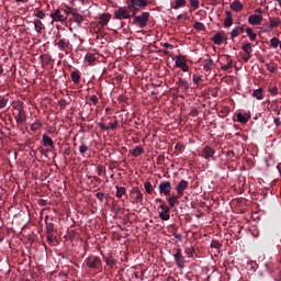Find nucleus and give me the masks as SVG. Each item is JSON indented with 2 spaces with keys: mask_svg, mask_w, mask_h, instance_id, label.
<instances>
[{
  "mask_svg": "<svg viewBox=\"0 0 281 281\" xmlns=\"http://www.w3.org/2000/svg\"><path fill=\"white\" fill-rule=\"evenodd\" d=\"M149 18L150 14L148 12H144L140 15L134 18V24H136L138 27H146Z\"/></svg>",
  "mask_w": 281,
  "mask_h": 281,
  "instance_id": "nucleus-1",
  "label": "nucleus"
},
{
  "mask_svg": "<svg viewBox=\"0 0 281 281\" xmlns=\"http://www.w3.org/2000/svg\"><path fill=\"white\" fill-rule=\"evenodd\" d=\"M50 19H53L54 22L65 23L67 21V12L56 10L50 14Z\"/></svg>",
  "mask_w": 281,
  "mask_h": 281,
  "instance_id": "nucleus-2",
  "label": "nucleus"
},
{
  "mask_svg": "<svg viewBox=\"0 0 281 281\" xmlns=\"http://www.w3.org/2000/svg\"><path fill=\"white\" fill-rule=\"evenodd\" d=\"M160 194H165V196H170V192H172V184L170 181H162L159 184Z\"/></svg>",
  "mask_w": 281,
  "mask_h": 281,
  "instance_id": "nucleus-3",
  "label": "nucleus"
},
{
  "mask_svg": "<svg viewBox=\"0 0 281 281\" xmlns=\"http://www.w3.org/2000/svg\"><path fill=\"white\" fill-rule=\"evenodd\" d=\"M114 16L115 19L122 20V19H131V16H135V13H133L131 15V13H128V11L124 8H119L115 12H114Z\"/></svg>",
  "mask_w": 281,
  "mask_h": 281,
  "instance_id": "nucleus-4",
  "label": "nucleus"
},
{
  "mask_svg": "<svg viewBox=\"0 0 281 281\" xmlns=\"http://www.w3.org/2000/svg\"><path fill=\"white\" fill-rule=\"evenodd\" d=\"M130 196H131L133 203H142V201L144 199V195L142 194V191H139V189H137V188H134L131 191V195Z\"/></svg>",
  "mask_w": 281,
  "mask_h": 281,
  "instance_id": "nucleus-5",
  "label": "nucleus"
},
{
  "mask_svg": "<svg viewBox=\"0 0 281 281\" xmlns=\"http://www.w3.org/2000/svg\"><path fill=\"white\" fill-rule=\"evenodd\" d=\"M176 67H178L179 69H181L182 71H188L190 69V67L188 66V64L186 63V58L178 56L176 58Z\"/></svg>",
  "mask_w": 281,
  "mask_h": 281,
  "instance_id": "nucleus-6",
  "label": "nucleus"
},
{
  "mask_svg": "<svg viewBox=\"0 0 281 281\" xmlns=\"http://www.w3.org/2000/svg\"><path fill=\"white\" fill-rule=\"evenodd\" d=\"M101 261L99 257H89L87 259V266L90 267V269H97V267H100Z\"/></svg>",
  "mask_w": 281,
  "mask_h": 281,
  "instance_id": "nucleus-7",
  "label": "nucleus"
},
{
  "mask_svg": "<svg viewBox=\"0 0 281 281\" xmlns=\"http://www.w3.org/2000/svg\"><path fill=\"white\" fill-rule=\"evenodd\" d=\"M177 194L180 196H183V192H186V190H188V181L186 180H181L178 184H177Z\"/></svg>",
  "mask_w": 281,
  "mask_h": 281,
  "instance_id": "nucleus-8",
  "label": "nucleus"
},
{
  "mask_svg": "<svg viewBox=\"0 0 281 281\" xmlns=\"http://www.w3.org/2000/svg\"><path fill=\"white\" fill-rule=\"evenodd\" d=\"M248 23H250V25H260L262 23V15L252 14L248 16Z\"/></svg>",
  "mask_w": 281,
  "mask_h": 281,
  "instance_id": "nucleus-9",
  "label": "nucleus"
},
{
  "mask_svg": "<svg viewBox=\"0 0 281 281\" xmlns=\"http://www.w3.org/2000/svg\"><path fill=\"white\" fill-rule=\"evenodd\" d=\"M226 19L224 20V25L225 27H232V25H234V18L232 14V11H226Z\"/></svg>",
  "mask_w": 281,
  "mask_h": 281,
  "instance_id": "nucleus-10",
  "label": "nucleus"
},
{
  "mask_svg": "<svg viewBox=\"0 0 281 281\" xmlns=\"http://www.w3.org/2000/svg\"><path fill=\"white\" fill-rule=\"evenodd\" d=\"M202 156L204 157V159H210V158L214 157V149H212L210 146H205L203 148Z\"/></svg>",
  "mask_w": 281,
  "mask_h": 281,
  "instance_id": "nucleus-11",
  "label": "nucleus"
},
{
  "mask_svg": "<svg viewBox=\"0 0 281 281\" xmlns=\"http://www.w3.org/2000/svg\"><path fill=\"white\" fill-rule=\"evenodd\" d=\"M33 23H34L35 32H37V34H41V32L45 30V24H43V22L40 19H35Z\"/></svg>",
  "mask_w": 281,
  "mask_h": 281,
  "instance_id": "nucleus-12",
  "label": "nucleus"
},
{
  "mask_svg": "<svg viewBox=\"0 0 281 281\" xmlns=\"http://www.w3.org/2000/svg\"><path fill=\"white\" fill-rule=\"evenodd\" d=\"M132 4H128V8H133V5H137V8H146L148 5V1L146 0H132Z\"/></svg>",
  "mask_w": 281,
  "mask_h": 281,
  "instance_id": "nucleus-13",
  "label": "nucleus"
},
{
  "mask_svg": "<svg viewBox=\"0 0 281 281\" xmlns=\"http://www.w3.org/2000/svg\"><path fill=\"white\" fill-rule=\"evenodd\" d=\"M243 8H244L243 2L238 0L233 1L231 4V10H233V12H240Z\"/></svg>",
  "mask_w": 281,
  "mask_h": 281,
  "instance_id": "nucleus-14",
  "label": "nucleus"
},
{
  "mask_svg": "<svg viewBox=\"0 0 281 281\" xmlns=\"http://www.w3.org/2000/svg\"><path fill=\"white\" fill-rule=\"evenodd\" d=\"M43 146L54 148V140L46 134L43 135Z\"/></svg>",
  "mask_w": 281,
  "mask_h": 281,
  "instance_id": "nucleus-15",
  "label": "nucleus"
},
{
  "mask_svg": "<svg viewBox=\"0 0 281 281\" xmlns=\"http://www.w3.org/2000/svg\"><path fill=\"white\" fill-rule=\"evenodd\" d=\"M175 260L179 267H183V255H181V249H178L175 254Z\"/></svg>",
  "mask_w": 281,
  "mask_h": 281,
  "instance_id": "nucleus-16",
  "label": "nucleus"
},
{
  "mask_svg": "<svg viewBox=\"0 0 281 281\" xmlns=\"http://www.w3.org/2000/svg\"><path fill=\"white\" fill-rule=\"evenodd\" d=\"M71 14H72V21H75V23H77L78 25H80L82 21H85V18H82L80 13L72 11Z\"/></svg>",
  "mask_w": 281,
  "mask_h": 281,
  "instance_id": "nucleus-17",
  "label": "nucleus"
},
{
  "mask_svg": "<svg viewBox=\"0 0 281 281\" xmlns=\"http://www.w3.org/2000/svg\"><path fill=\"white\" fill-rule=\"evenodd\" d=\"M236 117L237 122H240V124H247V122H249V115L247 114L237 113Z\"/></svg>",
  "mask_w": 281,
  "mask_h": 281,
  "instance_id": "nucleus-18",
  "label": "nucleus"
},
{
  "mask_svg": "<svg viewBox=\"0 0 281 281\" xmlns=\"http://www.w3.org/2000/svg\"><path fill=\"white\" fill-rule=\"evenodd\" d=\"M23 103L22 102H18L14 106H13V115L14 117L19 115L20 113H23Z\"/></svg>",
  "mask_w": 281,
  "mask_h": 281,
  "instance_id": "nucleus-19",
  "label": "nucleus"
},
{
  "mask_svg": "<svg viewBox=\"0 0 281 281\" xmlns=\"http://www.w3.org/2000/svg\"><path fill=\"white\" fill-rule=\"evenodd\" d=\"M179 199H181V195H171V196H169V198L167 199V201H168L170 207H175V204H176V203H179V202H178Z\"/></svg>",
  "mask_w": 281,
  "mask_h": 281,
  "instance_id": "nucleus-20",
  "label": "nucleus"
},
{
  "mask_svg": "<svg viewBox=\"0 0 281 281\" xmlns=\"http://www.w3.org/2000/svg\"><path fill=\"white\" fill-rule=\"evenodd\" d=\"M109 21H111V15L110 14H102L99 19V23L101 25H108Z\"/></svg>",
  "mask_w": 281,
  "mask_h": 281,
  "instance_id": "nucleus-21",
  "label": "nucleus"
},
{
  "mask_svg": "<svg viewBox=\"0 0 281 281\" xmlns=\"http://www.w3.org/2000/svg\"><path fill=\"white\" fill-rule=\"evenodd\" d=\"M15 121L18 124H23L25 122V111L19 112V114L15 116Z\"/></svg>",
  "mask_w": 281,
  "mask_h": 281,
  "instance_id": "nucleus-22",
  "label": "nucleus"
},
{
  "mask_svg": "<svg viewBox=\"0 0 281 281\" xmlns=\"http://www.w3.org/2000/svg\"><path fill=\"white\" fill-rule=\"evenodd\" d=\"M213 65H214V60L205 59V61H204V70L205 71H212Z\"/></svg>",
  "mask_w": 281,
  "mask_h": 281,
  "instance_id": "nucleus-23",
  "label": "nucleus"
},
{
  "mask_svg": "<svg viewBox=\"0 0 281 281\" xmlns=\"http://www.w3.org/2000/svg\"><path fill=\"white\" fill-rule=\"evenodd\" d=\"M179 87L180 89L188 91L190 89V83H188V81H186L184 79H179Z\"/></svg>",
  "mask_w": 281,
  "mask_h": 281,
  "instance_id": "nucleus-24",
  "label": "nucleus"
},
{
  "mask_svg": "<svg viewBox=\"0 0 281 281\" xmlns=\"http://www.w3.org/2000/svg\"><path fill=\"white\" fill-rule=\"evenodd\" d=\"M170 211H161L159 213V217L161 218V221H170Z\"/></svg>",
  "mask_w": 281,
  "mask_h": 281,
  "instance_id": "nucleus-25",
  "label": "nucleus"
},
{
  "mask_svg": "<svg viewBox=\"0 0 281 281\" xmlns=\"http://www.w3.org/2000/svg\"><path fill=\"white\" fill-rule=\"evenodd\" d=\"M123 194H126V188L116 187V196H117V199H122Z\"/></svg>",
  "mask_w": 281,
  "mask_h": 281,
  "instance_id": "nucleus-26",
  "label": "nucleus"
},
{
  "mask_svg": "<svg viewBox=\"0 0 281 281\" xmlns=\"http://www.w3.org/2000/svg\"><path fill=\"white\" fill-rule=\"evenodd\" d=\"M241 49L246 54H251V52H254V49L249 43L243 44Z\"/></svg>",
  "mask_w": 281,
  "mask_h": 281,
  "instance_id": "nucleus-27",
  "label": "nucleus"
},
{
  "mask_svg": "<svg viewBox=\"0 0 281 281\" xmlns=\"http://www.w3.org/2000/svg\"><path fill=\"white\" fill-rule=\"evenodd\" d=\"M281 21L280 18H274L271 19L270 18V29L272 30V27H278V25H280Z\"/></svg>",
  "mask_w": 281,
  "mask_h": 281,
  "instance_id": "nucleus-28",
  "label": "nucleus"
},
{
  "mask_svg": "<svg viewBox=\"0 0 281 281\" xmlns=\"http://www.w3.org/2000/svg\"><path fill=\"white\" fill-rule=\"evenodd\" d=\"M234 67V61L229 60L226 65L221 66L222 71H229Z\"/></svg>",
  "mask_w": 281,
  "mask_h": 281,
  "instance_id": "nucleus-29",
  "label": "nucleus"
},
{
  "mask_svg": "<svg viewBox=\"0 0 281 281\" xmlns=\"http://www.w3.org/2000/svg\"><path fill=\"white\" fill-rule=\"evenodd\" d=\"M187 1L186 0H176V4L173 5V10H179V8H184Z\"/></svg>",
  "mask_w": 281,
  "mask_h": 281,
  "instance_id": "nucleus-30",
  "label": "nucleus"
},
{
  "mask_svg": "<svg viewBox=\"0 0 281 281\" xmlns=\"http://www.w3.org/2000/svg\"><path fill=\"white\" fill-rule=\"evenodd\" d=\"M213 43H215V45H223V36H221V34L214 35Z\"/></svg>",
  "mask_w": 281,
  "mask_h": 281,
  "instance_id": "nucleus-31",
  "label": "nucleus"
},
{
  "mask_svg": "<svg viewBox=\"0 0 281 281\" xmlns=\"http://www.w3.org/2000/svg\"><path fill=\"white\" fill-rule=\"evenodd\" d=\"M57 47H59L60 49H67V47H69V42H65V40H60L57 43Z\"/></svg>",
  "mask_w": 281,
  "mask_h": 281,
  "instance_id": "nucleus-32",
  "label": "nucleus"
},
{
  "mask_svg": "<svg viewBox=\"0 0 281 281\" xmlns=\"http://www.w3.org/2000/svg\"><path fill=\"white\" fill-rule=\"evenodd\" d=\"M86 61L89 63V65H93V63H95V55L87 54L86 55Z\"/></svg>",
  "mask_w": 281,
  "mask_h": 281,
  "instance_id": "nucleus-33",
  "label": "nucleus"
},
{
  "mask_svg": "<svg viewBox=\"0 0 281 281\" xmlns=\"http://www.w3.org/2000/svg\"><path fill=\"white\" fill-rule=\"evenodd\" d=\"M142 153H144V149L142 147H136L135 149H133L132 155L133 157H139Z\"/></svg>",
  "mask_w": 281,
  "mask_h": 281,
  "instance_id": "nucleus-34",
  "label": "nucleus"
},
{
  "mask_svg": "<svg viewBox=\"0 0 281 281\" xmlns=\"http://www.w3.org/2000/svg\"><path fill=\"white\" fill-rule=\"evenodd\" d=\"M254 98H257V100H262V89H257L252 93Z\"/></svg>",
  "mask_w": 281,
  "mask_h": 281,
  "instance_id": "nucleus-35",
  "label": "nucleus"
},
{
  "mask_svg": "<svg viewBox=\"0 0 281 281\" xmlns=\"http://www.w3.org/2000/svg\"><path fill=\"white\" fill-rule=\"evenodd\" d=\"M246 34L249 36L250 41H254L256 38V33L251 30V27L246 29Z\"/></svg>",
  "mask_w": 281,
  "mask_h": 281,
  "instance_id": "nucleus-36",
  "label": "nucleus"
},
{
  "mask_svg": "<svg viewBox=\"0 0 281 281\" xmlns=\"http://www.w3.org/2000/svg\"><path fill=\"white\" fill-rule=\"evenodd\" d=\"M42 124L40 121H35L33 124H31V131L36 132L38 128H41Z\"/></svg>",
  "mask_w": 281,
  "mask_h": 281,
  "instance_id": "nucleus-37",
  "label": "nucleus"
},
{
  "mask_svg": "<svg viewBox=\"0 0 281 281\" xmlns=\"http://www.w3.org/2000/svg\"><path fill=\"white\" fill-rule=\"evenodd\" d=\"M71 80L72 82H80V74L76 71L71 72Z\"/></svg>",
  "mask_w": 281,
  "mask_h": 281,
  "instance_id": "nucleus-38",
  "label": "nucleus"
},
{
  "mask_svg": "<svg viewBox=\"0 0 281 281\" xmlns=\"http://www.w3.org/2000/svg\"><path fill=\"white\" fill-rule=\"evenodd\" d=\"M194 30H198L199 32H201V31L205 30V25L201 22H195Z\"/></svg>",
  "mask_w": 281,
  "mask_h": 281,
  "instance_id": "nucleus-39",
  "label": "nucleus"
},
{
  "mask_svg": "<svg viewBox=\"0 0 281 281\" xmlns=\"http://www.w3.org/2000/svg\"><path fill=\"white\" fill-rule=\"evenodd\" d=\"M239 35H240V29L238 27H235L231 33L232 38H236V36H239Z\"/></svg>",
  "mask_w": 281,
  "mask_h": 281,
  "instance_id": "nucleus-40",
  "label": "nucleus"
},
{
  "mask_svg": "<svg viewBox=\"0 0 281 281\" xmlns=\"http://www.w3.org/2000/svg\"><path fill=\"white\" fill-rule=\"evenodd\" d=\"M145 190L148 194H153V184H150V182H146Z\"/></svg>",
  "mask_w": 281,
  "mask_h": 281,
  "instance_id": "nucleus-41",
  "label": "nucleus"
},
{
  "mask_svg": "<svg viewBox=\"0 0 281 281\" xmlns=\"http://www.w3.org/2000/svg\"><path fill=\"white\" fill-rule=\"evenodd\" d=\"M191 8L193 10H198L199 8V0H190Z\"/></svg>",
  "mask_w": 281,
  "mask_h": 281,
  "instance_id": "nucleus-42",
  "label": "nucleus"
},
{
  "mask_svg": "<svg viewBox=\"0 0 281 281\" xmlns=\"http://www.w3.org/2000/svg\"><path fill=\"white\" fill-rule=\"evenodd\" d=\"M271 45L276 48L278 47V45H280V40H278L277 37H273L271 41H270Z\"/></svg>",
  "mask_w": 281,
  "mask_h": 281,
  "instance_id": "nucleus-43",
  "label": "nucleus"
},
{
  "mask_svg": "<svg viewBox=\"0 0 281 281\" xmlns=\"http://www.w3.org/2000/svg\"><path fill=\"white\" fill-rule=\"evenodd\" d=\"M55 241H56V238H54V235L48 234L47 235V243H49V245H54Z\"/></svg>",
  "mask_w": 281,
  "mask_h": 281,
  "instance_id": "nucleus-44",
  "label": "nucleus"
},
{
  "mask_svg": "<svg viewBox=\"0 0 281 281\" xmlns=\"http://www.w3.org/2000/svg\"><path fill=\"white\" fill-rule=\"evenodd\" d=\"M87 150H89V147L87 145H81L79 147V153H81V155H85V153H87Z\"/></svg>",
  "mask_w": 281,
  "mask_h": 281,
  "instance_id": "nucleus-45",
  "label": "nucleus"
},
{
  "mask_svg": "<svg viewBox=\"0 0 281 281\" xmlns=\"http://www.w3.org/2000/svg\"><path fill=\"white\" fill-rule=\"evenodd\" d=\"M249 58H251V53H244L243 60H245V63H249Z\"/></svg>",
  "mask_w": 281,
  "mask_h": 281,
  "instance_id": "nucleus-46",
  "label": "nucleus"
},
{
  "mask_svg": "<svg viewBox=\"0 0 281 281\" xmlns=\"http://www.w3.org/2000/svg\"><path fill=\"white\" fill-rule=\"evenodd\" d=\"M35 16L37 19H45V13L43 12V10H40V11L36 12Z\"/></svg>",
  "mask_w": 281,
  "mask_h": 281,
  "instance_id": "nucleus-47",
  "label": "nucleus"
},
{
  "mask_svg": "<svg viewBox=\"0 0 281 281\" xmlns=\"http://www.w3.org/2000/svg\"><path fill=\"white\" fill-rule=\"evenodd\" d=\"M201 76H199V75H193V82L195 83V85H199V82H201Z\"/></svg>",
  "mask_w": 281,
  "mask_h": 281,
  "instance_id": "nucleus-48",
  "label": "nucleus"
},
{
  "mask_svg": "<svg viewBox=\"0 0 281 281\" xmlns=\"http://www.w3.org/2000/svg\"><path fill=\"white\" fill-rule=\"evenodd\" d=\"M267 69H268V71H270L271 74H276V66H273V65H267Z\"/></svg>",
  "mask_w": 281,
  "mask_h": 281,
  "instance_id": "nucleus-49",
  "label": "nucleus"
},
{
  "mask_svg": "<svg viewBox=\"0 0 281 281\" xmlns=\"http://www.w3.org/2000/svg\"><path fill=\"white\" fill-rule=\"evenodd\" d=\"M8 106V101L5 99L0 100V109H5Z\"/></svg>",
  "mask_w": 281,
  "mask_h": 281,
  "instance_id": "nucleus-50",
  "label": "nucleus"
},
{
  "mask_svg": "<svg viewBox=\"0 0 281 281\" xmlns=\"http://www.w3.org/2000/svg\"><path fill=\"white\" fill-rule=\"evenodd\" d=\"M117 122L110 123L108 127H105V131H109V128H116Z\"/></svg>",
  "mask_w": 281,
  "mask_h": 281,
  "instance_id": "nucleus-51",
  "label": "nucleus"
},
{
  "mask_svg": "<svg viewBox=\"0 0 281 281\" xmlns=\"http://www.w3.org/2000/svg\"><path fill=\"white\" fill-rule=\"evenodd\" d=\"M90 100H91V102H92L93 104H98V97L92 95V97H90Z\"/></svg>",
  "mask_w": 281,
  "mask_h": 281,
  "instance_id": "nucleus-52",
  "label": "nucleus"
},
{
  "mask_svg": "<svg viewBox=\"0 0 281 281\" xmlns=\"http://www.w3.org/2000/svg\"><path fill=\"white\" fill-rule=\"evenodd\" d=\"M160 210H162V212H164V211L170 212V207H168V206H166V205H164V204L160 205Z\"/></svg>",
  "mask_w": 281,
  "mask_h": 281,
  "instance_id": "nucleus-53",
  "label": "nucleus"
},
{
  "mask_svg": "<svg viewBox=\"0 0 281 281\" xmlns=\"http://www.w3.org/2000/svg\"><path fill=\"white\" fill-rule=\"evenodd\" d=\"M186 254H188V256L192 257V254H193L192 248H187Z\"/></svg>",
  "mask_w": 281,
  "mask_h": 281,
  "instance_id": "nucleus-54",
  "label": "nucleus"
},
{
  "mask_svg": "<svg viewBox=\"0 0 281 281\" xmlns=\"http://www.w3.org/2000/svg\"><path fill=\"white\" fill-rule=\"evenodd\" d=\"M270 93H272V95H277L278 94V88H272L270 90Z\"/></svg>",
  "mask_w": 281,
  "mask_h": 281,
  "instance_id": "nucleus-55",
  "label": "nucleus"
},
{
  "mask_svg": "<svg viewBox=\"0 0 281 281\" xmlns=\"http://www.w3.org/2000/svg\"><path fill=\"white\" fill-rule=\"evenodd\" d=\"M211 247H215V249H218L221 247V244L218 243H212Z\"/></svg>",
  "mask_w": 281,
  "mask_h": 281,
  "instance_id": "nucleus-56",
  "label": "nucleus"
},
{
  "mask_svg": "<svg viewBox=\"0 0 281 281\" xmlns=\"http://www.w3.org/2000/svg\"><path fill=\"white\" fill-rule=\"evenodd\" d=\"M257 14H265V10L262 9H256Z\"/></svg>",
  "mask_w": 281,
  "mask_h": 281,
  "instance_id": "nucleus-57",
  "label": "nucleus"
},
{
  "mask_svg": "<svg viewBox=\"0 0 281 281\" xmlns=\"http://www.w3.org/2000/svg\"><path fill=\"white\" fill-rule=\"evenodd\" d=\"M237 30H239V34H241V32H245V30L241 26H237Z\"/></svg>",
  "mask_w": 281,
  "mask_h": 281,
  "instance_id": "nucleus-58",
  "label": "nucleus"
},
{
  "mask_svg": "<svg viewBox=\"0 0 281 281\" xmlns=\"http://www.w3.org/2000/svg\"><path fill=\"white\" fill-rule=\"evenodd\" d=\"M97 196H98V199H102V196H104V194H102V193H97Z\"/></svg>",
  "mask_w": 281,
  "mask_h": 281,
  "instance_id": "nucleus-59",
  "label": "nucleus"
},
{
  "mask_svg": "<svg viewBox=\"0 0 281 281\" xmlns=\"http://www.w3.org/2000/svg\"><path fill=\"white\" fill-rule=\"evenodd\" d=\"M178 19L180 20V19H183V15H178Z\"/></svg>",
  "mask_w": 281,
  "mask_h": 281,
  "instance_id": "nucleus-60",
  "label": "nucleus"
},
{
  "mask_svg": "<svg viewBox=\"0 0 281 281\" xmlns=\"http://www.w3.org/2000/svg\"><path fill=\"white\" fill-rule=\"evenodd\" d=\"M15 1L19 3V2H23V1H25V0H15Z\"/></svg>",
  "mask_w": 281,
  "mask_h": 281,
  "instance_id": "nucleus-61",
  "label": "nucleus"
},
{
  "mask_svg": "<svg viewBox=\"0 0 281 281\" xmlns=\"http://www.w3.org/2000/svg\"><path fill=\"white\" fill-rule=\"evenodd\" d=\"M278 3H279V5H280V8H281V0H278Z\"/></svg>",
  "mask_w": 281,
  "mask_h": 281,
  "instance_id": "nucleus-62",
  "label": "nucleus"
},
{
  "mask_svg": "<svg viewBox=\"0 0 281 281\" xmlns=\"http://www.w3.org/2000/svg\"><path fill=\"white\" fill-rule=\"evenodd\" d=\"M165 47H170V44H165Z\"/></svg>",
  "mask_w": 281,
  "mask_h": 281,
  "instance_id": "nucleus-63",
  "label": "nucleus"
},
{
  "mask_svg": "<svg viewBox=\"0 0 281 281\" xmlns=\"http://www.w3.org/2000/svg\"><path fill=\"white\" fill-rule=\"evenodd\" d=\"M156 201L161 202V200H160V199H158V200H156Z\"/></svg>",
  "mask_w": 281,
  "mask_h": 281,
  "instance_id": "nucleus-64",
  "label": "nucleus"
}]
</instances>
